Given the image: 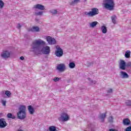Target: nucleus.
<instances>
[{"instance_id": "obj_35", "label": "nucleus", "mask_w": 131, "mask_h": 131, "mask_svg": "<svg viewBox=\"0 0 131 131\" xmlns=\"http://www.w3.org/2000/svg\"><path fill=\"white\" fill-rule=\"evenodd\" d=\"M125 131H131V126H129L126 128Z\"/></svg>"}, {"instance_id": "obj_5", "label": "nucleus", "mask_w": 131, "mask_h": 131, "mask_svg": "<svg viewBox=\"0 0 131 131\" xmlns=\"http://www.w3.org/2000/svg\"><path fill=\"white\" fill-rule=\"evenodd\" d=\"M69 115L67 113H62L60 114V117L58 118L59 121H68L69 120Z\"/></svg>"}, {"instance_id": "obj_6", "label": "nucleus", "mask_w": 131, "mask_h": 131, "mask_svg": "<svg viewBox=\"0 0 131 131\" xmlns=\"http://www.w3.org/2000/svg\"><path fill=\"white\" fill-rule=\"evenodd\" d=\"M56 68L60 72H64L66 70V66L64 63H60L57 66Z\"/></svg>"}, {"instance_id": "obj_15", "label": "nucleus", "mask_w": 131, "mask_h": 131, "mask_svg": "<svg viewBox=\"0 0 131 131\" xmlns=\"http://www.w3.org/2000/svg\"><path fill=\"white\" fill-rule=\"evenodd\" d=\"M123 124L124 125H130V121L127 118L124 119L123 120Z\"/></svg>"}, {"instance_id": "obj_39", "label": "nucleus", "mask_w": 131, "mask_h": 131, "mask_svg": "<svg viewBox=\"0 0 131 131\" xmlns=\"http://www.w3.org/2000/svg\"><path fill=\"white\" fill-rule=\"evenodd\" d=\"M20 28H21V25H20V24H18L17 28H18V29H20Z\"/></svg>"}, {"instance_id": "obj_14", "label": "nucleus", "mask_w": 131, "mask_h": 131, "mask_svg": "<svg viewBox=\"0 0 131 131\" xmlns=\"http://www.w3.org/2000/svg\"><path fill=\"white\" fill-rule=\"evenodd\" d=\"M34 9H38V10H41V11L45 10V6L41 4H37L34 6Z\"/></svg>"}, {"instance_id": "obj_17", "label": "nucleus", "mask_w": 131, "mask_h": 131, "mask_svg": "<svg viewBox=\"0 0 131 131\" xmlns=\"http://www.w3.org/2000/svg\"><path fill=\"white\" fill-rule=\"evenodd\" d=\"M97 25L98 21H93L89 24L90 27H91V28H94V27H96Z\"/></svg>"}, {"instance_id": "obj_18", "label": "nucleus", "mask_w": 131, "mask_h": 131, "mask_svg": "<svg viewBox=\"0 0 131 131\" xmlns=\"http://www.w3.org/2000/svg\"><path fill=\"white\" fill-rule=\"evenodd\" d=\"M31 31L32 32H39V28L38 27H33L31 28Z\"/></svg>"}, {"instance_id": "obj_41", "label": "nucleus", "mask_w": 131, "mask_h": 131, "mask_svg": "<svg viewBox=\"0 0 131 131\" xmlns=\"http://www.w3.org/2000/svg\"><path fill=\"white\" fill-rule=\"evenodd\" d=\"M20 60H24V57L23 56L20 57Z\"/></svg>"}, {"instance_id": "obj_1", "label": "nucleus", "mask_w": 131, "mask_h": 131, "mask_svg": "<svg viewBox=\"0 0 131 131\" xmlns=\"http://www.w3.org/2000/svg\"><path fill=\"white\" fill-rule=\"evenodd\" d=\"M45 45L46 41L40 39H36L32 43L31 52H33L35 55H41L42 54V47L41 46Z\"/></svg>"}, {"instance_id": "obj_29", "label": "nucleus", "mask_w": 131, "mask_h": 131, "mask_svg": "<svg viewBox=\"0 0 131 131\" xmlns=\"http://www.w3.org/2000/svg\"><path fill=\"white\" fill-rule=\"evenodd\" d=\"M125 104L126 106L131 107V100H127L125 102Z\"/></svg>"}, {"instance_id": "obj_25", "label": "nucleus", "mask_w": 131, "mask_h": 131, "mask_svg": "<svg viewBox=\"0 0 131 131\" xmlns=\"http://www.w3.org/2000/svg\"><path fill=\"white\" fill-rule=\"evenodd\" d=\"M34 15L35 16H42L43 15V11L35 12Z\"/></svg>"}, {"instance_id": "obj_21", "label": "nucleus", "mask_w": 131, "mask_h": 131, "mask_svg": "<svg viewBox=\"0 0 131 131\" xmlns=\"http://www.w3.org/2000/svg\"><path fill=\"white\" fill-rule=\"evenodd\" d=\"M79 2H80V0H74L70 3V5H71V6H75V5H77Z\"/></svg>"}, {"instance_id": "obj_8", "label": "nucleus", "mask_w": 131, "mask_h": 131, "mask_svg": "<svg viewBox=\"0 0 131 131\" xmlns=\"http://www.w3.org/2000/svg\"><path fill=\"white\" fill-rule=\"evenodd\" d=\"M11 56V53L8 51H5L1 54V57L4 58V59H8V58H10Z\"/></svg>"}, {"instance_id": "obj_10", "label": "nucleus", "mask_w": 131, "mask_h": 131, "mask_svg": "<svg viewBox=\"0 0 131 131\" xmlns=\"http://www.w3.org/2000/svg\"><path fill=\"white\" fill-rule=\"evenodd\" d=\"M126 67V62L124 60H121L119 62V69L121 70H125Z\"/></svg>"}, {"instance_id": "obj_19", "label": "nucleus", "mask_w": 131, "mask_h": 131, "mask_svg": "<svg viewBox=\"0 0 131 131\" xmlns=\"http://www.w3.org/2000/svg\"><path fill=\"white\" fill-rule=\"evenodd\" d=\"M101 30L102 33H107V27L106 26H102L101 27Z\"/></svg>"}, {"instance_id": "obj_2", "label": "nucleus", "mask_w": 131, "mask_h": 131, "mask_svg": "<svg viewBox=\"0 0 131 131\" xmlns=\"http://www.w3.org/2000/svg\"><path fill=\"white\" fill-rule=\"evenodd\" d=\"M103 7L106 10L109 11H113L114 7H115V3L114 0H103Z\"/></svg>"}, {"instance_id": "obj_16", "label": "nucleus", "mask_w": 131, "mask_h": 131, "mask_svg": "<svg viewBox=\"0 0 131 131\" xmlns=\"http://www.w3.org/2000/svg\"><path fill=\"white\" fill-rule=\"evenodd\" d=\"M28 110L29 111L30 114L31 115L34 113V108H33V107L31 105L28 106Z\"/></svg>"}, {"instance_id": "obj_33", "label": "nucleus", "mask_w": 131, "mask_h": 131, "mask_svg": "<svg viewBox=\"0 0 131 131\" xmlns=\"http://www.w3.org/2000/svg\"><path fill=\"white\" fill-rule=\"evenodd\" d=\"M60 79H61V78H59V77H55L53 79L54 81H55V82H57V81H59V80H60Z\"/></svg>"}, {"instance_id": "obj_12", "label": "nucleus", "mask_w": 131, "mask_h": 131, "mask_svg": "<svg viewBox=\"0 0 131 131\" xmlns=\"http://www.w3.org/2000/svg\"><path fill=\"white\" fill-rule=\"evenodd\" d=\"M90 12L91 13V17H94V16H96V15L99 14V9L97 8H94L91 9Z\"/></svg>"}, {"instance_id": "obj_24", "label": "nucleus", "mask_w": 131, "mask_h": 131, "mask_svg": "<svg viewBox=\"0 0 131 131\" xmlns=\"http://www.w3.org/2000/svg\"><path fill=\"white\" fill-rule=\"evenodd\" d=\"M69 68H71V69H73V68H75V63L70 62L69 64Z\"/></svg>"}, {"instance_id": "obj_20", "label": "nucleus", "mask_w": 131, "mask_h": 131, "mask_svg": "<svg viewBox=\"0 0 131 131\" xmlns=\"http://www.w3.org/2000/svg\"><path fill=\"white\" fill-rule=\"evenodd\" d=\"M99 118L100 119H101L102 122H104V119L106 118V113L104 114H101Z\"/></svg>"}, {"instance_id": "obj_7", "label": "nucleus", "mask_w": 131, "mask_h": 131, "mask_svg": "<svg viewBox=\"0 0 131 131\" xmlns=\"http://www.w3.org/2000/svg\"><path fill=\"white\" fill-rule=\"evenodd\" d=\"M46 39L49 45H56V41L55 38H52L50 36H48L47 37Z\"/></svg>"}, {"instance_id": "obj_38", "label": "nucleus", "mask_w": 131, "mask_h": 131, "mask_svg": "<svg viewBox=\"0 0 131 131\" xmlns=\"http://www.w3.org/2000/svg\"><path fill=\"white\" fill-rule=\"evenodd\" d=\"M109 131H118V130L114 128H111L109 129Z\"/></svg>"}, {"instance_id": "obj_11", "label": "nucleus", "mask_w": 131, "mask_h": 131, "mask_svg": "<svg viewBox=\"0 0 131 131\" xmlns=\"http://www.w3.org/2000/svg\"><path fill=\"white\" fill-rule=\"evenodd\" d=\"M119 76L121 78H122L123 79H125L129 77V76H128V74H127L126 72L124 71L120 72Z\"/></svg>"}, {"instance_id": "obj_26", "label": "nucleus", "mask_w": 131, "mask_h": 131, "mask_svg": "<svg viewBox=\"0 0 131 131\" xmlns=\"http://www.w3.org/2000/svg\"><path fill=\"white\" fill-rule=\"evenodd\" d=\"M5 95L8 97V98H10L11 97V95H12V93H11V92L9 91H5Z\"/></svg>"}, {"instance_id": "obj_34", "label": "nucleus", "mask_w": 131, "mask_h": 131, "mask_svg": "<svg viewBox=\"0 0 131 131\" xmlns=\"http://www.w3.org/2000/svg\"><path fill=\"white\" fill-rule=\"evenodd\" d=\"M108 121H109L110 122H113V117H110L108 118Z\"/></svg>"}, {"instance_id": "obj_27", "label": "nucleus", "mask_w": 131, "mask_h": 131, "mask_svg": "<svg viewBox=\"0 0 131 131\" xmlns=\"http://www.w3.org/2000/svg\"><path fill=\"white\" fill-rule=\"evenodd\" d=\"M5 6V3L3 1L0 0V9H3Z\"/></svg>"}, {"instance_id": "obj_4", "label": "nucleus", "mask_w": 131, "mask_h": 131, "mask_svg": "<svg viewBox=\"0 0 131 131\" xmlns=\"http://www.w3.org/2000/svg\"><path fill=\"white\" fill-rule=\"evenodd\" d=\"M55 55L56 57H58L59 58H60V57H62L63 55V49H62L59 46H56V47Z\"/></svg>"}, {"instance_id": "obj_37", "label": "nucleus", "mask_w": 131, "mask_h": 131, "mask_svg": "<svg viewBox=\"0 0 131 131\" xmlns=\"http://www.w3.org/2000/svg\"><path fill=\"white\" fill-rule=\"evenodd\" d=\"M113 92V90H112V89H110L107 90V93H108L109 94L112 93Z\"/></svg>"}, {"instance_id": "obj_28", "label": "nucleus", "mask_w": 131, "mask_h": 131, "mask_svg": "<svg viewBox=\"0 0 131 131\" xmlns=\"http://www.w3.org/2000/svg\"><path fill=\"white\" fill-rule=\"evenodd\" d=\"M7 117L8 118H12V119H14V118H15V117L13 116V115H12V114L11 113L8 114Z\"/></svg>"}, {"instance_id": "obj_31", "label": "nucleus", "mask_w": 131, "mask_h": 131, "mask_svg": "<svg viewBox=\"0 0 131 131\" xmlns=\"http://www.w3.org/2000/svg\"><path fill=\"white\" fill-rule=\"evenodd\" d=\"M49 130L50 131H56V127H55V126H50L49 127Z\"/></svg>"}, {"instance_id": "obj_23", "label": "nucleus", "mask_w": 131, "mask_h": 131, "mask_svg": "<svg viewBox=\"0 0 131 131\" xmlns=\"http://www.w3.org/2000/svg\"><path fill=\"white\" fill-rule=\"evenodd\" d=\"M111 19H112L113 23H114V24H116V19H117V17H116V15L112 16H111Z\"/></svg>"}, {"instance_id": "obj_13", "label": "nucleus", "mask_w": 131, "mask_h": 131, "mask_svg": "<svg viewBox=\"0 0 131 131\" xmlns=\"http://www.w3.org/2000/svg\"><path fill=\"white\" fill-rule=\"evenodd\" d=\"M7 126V123L5 120V119L1 118L0 119V128H4Z\"/></svg>"}, {"instance_id": "obj_40", "label": "nucleus", "mask_w": 131, "mask_h": 131, "mask_svg": "<svg viewBox=\"0 0 131 131\" xmlns=\"http://www.w3.org/2000/svg\"><path fill=\"white\" fill-rule=\"evenodd\" d=\"M91 82H92V83H94V84H96V81H91Z\"/></svg>"}, {"instance_id": "obj_36", "label": "nucleus", "mask_w": 131, "mask_h": 131, "mask_svg": "<svg viewBox=\"0 0 131 131\" xmlns=\"http://www.w3.org/2000/svg\"><path fill=\"white\" fill-rule=\"evenodd\" d=\"M2 103L3 106H6V103H7V101L6 100H2Z\"/></svg>"}, {"instance_id": "obj_3", "label": "nucleus", "mask_w": 131, "mask_h": 131, "mask_svg": "<svg viewBox=\"0 0 131 131\" xmlns=\"http://www.w3.org/2000/svg\"><path fill=\"white\" fill-rule=\"evenodd\" d=\"M18 119H25L26 118V107L21 105L19 107V112L17 114Z\"/></svg>"}, {"instance_id": "obj_22", "label": "nucleus", "mask_w": 131, "mask_h": 131, "mask_svg": "<svg viewBox=\"0 0 131 131\" xmlns=\"http://www.w3.org/2000/svg\"><path fill=\"white\" fill-rule=\"evenodd\" d=\"M125 57L127 59L130 58V51L127 50L125 53Z\"/></svg>"}, {"instance_id": "obj_32", "label": "nucleus", "mask_w": 131, "mask_h": 131, "mask_svg": "<svg viewBox=\"0 0 131 131\" xmlns=\"http://www.w3.org/2000/svg\"><path fill=\"white\" fill-rule=\"evenodd\" d=\"M51 13L53 14V15H56L57 13H58V11H57V10H52L50 11Z\"/></svg>"}, {"instance_id": "obj_42", "label": "nucleus", "mask_w": 131, "mask_h": 131, "mask_svg": "<svg viewBox=\"0 0 131 131\" xmlns=\"http://www.w3.org/2000/svg\"><path fill=\"white\" fill-rule=\"evenodd\" d=\"M18 131H23V130L19 129V130H18Z\"/></svg>"}, {"instance_id": "obj_30", "label": "nucleus", "mask_w": 131, "mask_h": 131, "mask_svg": "<svg viewBox=\"0 0 131 131\" xmlns=\"http://www.w3.org/2000/svg\"><path fill=\"white\" fill-rule=\"evenodd\" d=\"M84 15L85 16H88L89 17H92V14H91V11L88 12H84Z\"/></svg>"}, {"instance_id": "obj_9", "label": "nucleus", "mask_w": 131, "mask_h": 131, "mask_svg": "<svg viewBox=\"0 0 131 131\" xmlns=\"http://www.w3.org/2000/svg\"><path fill=\"white\" fill-rule=\"evenodd\" d=\"M50 52V47L46 46L42 48V53L45 55H49Z\"/></svg>"}]
</instances>
